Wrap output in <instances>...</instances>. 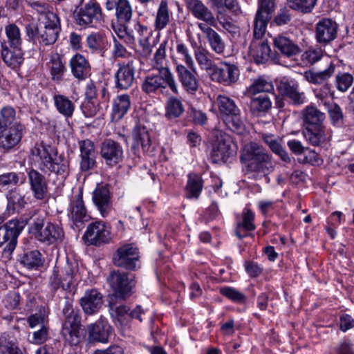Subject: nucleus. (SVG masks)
<instances>
[{
	"label": "nucleus",
	"instance_id": "5701e85b",
	"mask_svg": "<svg viewBox=\"0 0 354 354\" xmlns=\"http://www.w3.org/2000/svg\"><path fill=\"white\" fill-rule=\"evenodd\" d=\"M78 144L80 151V170L82 172L93 170L97 164L94 143L86 139L79 141Z\"/></svg>",
	"mask_w": 354,
	"mask_h": 354
},
{
	"label": "nucleus",
	"instance_id": "bf43d9fd",
	"mask_svg": "<svg viewBox=\"0 0 354 354\" xmlns=\"http://www.w3.org/2000/svg\"><path fill=\"white\" fill-rule=\"evenodd\" d=\"M80 109L86 118H93L95 116L101 109V103L98 100H84L80 106Z\"/></svg>",
	"mask_w": 354,
	"mask_h": 354
},
{
	"label": "nucleus",
	"instance_id": "c9c22d12",
	"mask_svg": "<svg viewBox=\"0 0 354 354\" xmlns=\"http://www.w3.org/2000/svg\"><path fill=\"white\" fill-rule=\"evenodd\" d=\"M275 48L286 57H291L298 55L301 50L299 46L287 37L278 36L274 39Z\"/></svg>",
	"mask_w": 354,
	"mask_h": 354
},
{
	"label": "nucleus",
	"instance_id": "f257e3e1",
	"mask_svg": "<svg viewBox=\"0 0 354 354\" xmlns=\"http://www.w3.org/2000/svg\"><path fill=\"white\" fill-rule=\"evenodd\" d=\"M30 154L38 165V169H26L30 190L36 200L43 201L48 194V180L41 172L55 174L66 179L70 174V159L63 153L58 155L57 150L44 141L36 142L30 149Z\"/></svg>",
	"mask_w": 354,
	"mask_h": 354
},
{
	"label": "nucleus",
	"instance_id": "09e8293b",
	"mask_svg": "<svg viewBox=\"0 0 354 354\" xmlns=\"http://www.w3.org/2000/svg\"><path fill=\"white\" fill-rule=\"evenodd\" d=\"M271 106L272 102L268 96H259L251 99L250 110L254 116L261 117L268 112Z\"/></svg>",
	"mask_w": 354,
	"mask_h": 354
},
{
	"label": "nucleus",
	"instance_id": "20e7f679",
	"mask_svg": "<svg viewBox=\"0 0 354 354\" xmlns=\"http://www.w3.org/2000/svg\"><path fill=\"white\" fill-rule=\"evenodd\" d=\"M64 317L61 333L65 344L70 346L79 345L84 339L82 329V317L78 310H75L73 301L68 299L62 309Z\"/></svg>",
	"mask_w": 354,
	"mask_h": 354
},
{
	"label": "nucleus",
	"instance_id": "b1692460",
	"mask_svg": "<svg viewBox=\"0 0 354 354\" xmlns=\"http://www.w3.org/2000/svg\"><path fill=\"white\" fill-rule=\"evenodd\" d=\"M277 89L281 96L288 98L294 105H301L306 102V96L299 92V85L293 81L283 79L277 86Z\"/></svg>",
	"mask_w": 354,
	"mask_h": 354
},
{
	"label": "nucleus",
	"instance_id": "13d9d810",
	"mask_svg": "<svg viewBox=\"0 0 354 354\" xmlns=\"http://www.w3.org/2000/svg\"><path fill=\"white\" fill-rule=\"evenodd\" d=\"M187 116V120L196 126H204L207 122V114L192 106L188 108Z\"/></svg>",
	"mask_w": 354,
	"mask_h": 354
},
{
	"label": "nucleus",
	"instance_id": "393cba45",
	"mask_svg": "<svg viewBox=\"0 0 354 354\" xmlns=\"http://www.w3.org/2000/svg\"><path fill=\"white\" fill-rule=\"evenodd\" d=\"M248 56L257 65L266 64L271 57L268 40H252L249 46Z\"/></svg>",
	"mask_w": 354,
	"mask_h": 354
},
{
	"label": "nucleus",
	"instance_id": "9b49d317",
	"mask_svg": "<svg viewBox=\"0 0 354 354\" xmlns=\"http://www.w3.org/2000/svg\"><path fill=\"white\" fill-rule=\"evenodd\" d=\"M140 256L138 248L133 243L119 247L113 253L112 262L116 267L132 272L140 268Z\"/></svg>",
	"mask_w": 354,
	"mask_h": 354
},
{
	"label": "nucleus",
	"instance_id": "37998d69",
	"mask_svg": "<svg viewBox=\"0 0 354 354\" xmlns=\"http://www.w3.org/2000/svg\"><path fill=\"white\" fill-rule=\"evenodd\" d=\"M305 127L324 126L325 114L321 112L317 107L308 106L303 113Z\"/></svg>",
	"mask_w": 354,
	"mask_h": 354
},
{
	"label": "nucleus",
	"instance_id": "6e6d98bb",
	"mask_svg": "<svg viewBox=\"0 0 354 354\" xmlns=\"http://www.w3.org/2000/svg\"><path fill=\"white\" fill-rule=\"evenodd\" d=\"M219 293L233 303L240 305L245 304L248 300L244 293L230 286L221 287Z\"/></svg>",
	"mask_w": 354,
	"mask_h": 354
},
{
	"label": "nucleus",
	"instance_id": "412c9836",
	"mask_svg": "<svg viewBox=\"0 0 354 354\" xmlns=\"http://www.w3.org/2000/svg\"><path fill=\"white\" fill-rule=\"evenodd\" d=\"M185 66L181 64L176 66V73L185 91L190 95H195L200 88V80L196 69Z\"/></svg>",
	"mask_w": 354,
	"mask_h": 354
},
{
	"label": "nucleus",
	"instance_id": "c03bdc74",
	"mask_svg": "<svg viewBox=\"0 0 354 354\" xmlns=\"http://www.w3.org/2000/svg\"><path fill=\"white\" fill-rule=\"evenodd\" d=\"M9 49L6 45L1 44V57L3 62L10 68L19 67L24 61L21 47L19 49Z\"/></svg>",
	"mask_w": 354,
	"mask_h": 354
},
{
	"label": "nucleus",
	"instance_id": "cd10ccee",
	"mask_svg": "<svg viewBox=\"0 0 354 354\" xmlns=\"http://www.w3.org/2000/svg\"><path fill=\"white\" fill-rule=\"evenodd\" d=\"M68 215L75 223L87 221L89 216L83 201V194L80 192L71 201L68 208Z\"/></svg>",
	"mask_w": 354,
	"mask_h": 354
},
{
	"label": "nucleus",
	"instance_id": "a19ab883",
	"mask_svg": "<svg viewBox=\"0 0 354 354\" xmlns=\"http://www.w3.org/2000/svg\"><path fill=\"white\" fill-rule=\"evenodd\" d=\"M251 84L248 91L253 95L259 93H271L274 91L272 82L266 75H259L256 78L250 80Z\"/></svg>",
	"mask_w": 354,
	"mask_h": 354
},
{
	"label": "nucleus",
	"instance_id": "79ce46f5",
	"mask_svg": "<svg viewBox=\"0 0 354 354\" xmlns=\"http://www.w3.org/2000/svg\"><path fill=\"white\" fill-rule=\"evenodd\" d=\"M50 74L51 80L56 82H60L64 79V75L66 71L65 63L62 57L58 53H54L50 59Z\"/></svg>",
	"mask_w": 354,
	"mask_h": 354
},
{
	"label": "nucleus",
	"instance_id": "774afa93",
	"mask_svg": "<svg viewBox=\"0 0 354 354\" xmlns=\"http://www.w3.org/2000/svg\"><path fill=\"white\" fill-rule=\"evenodd\" d=\"M132 14L131 6L127 0H119L116 6V15L120 20L128 21Z\"/></svg>",
	"mask_w": 354,
	"mask_h": 354
},
{
	"label": "nucleus",
	"instance_id": "a18cd8bd",
	"mask_svg": "<svg viewBox=\"0 0 354 354\" xmlns=\"http://www.w3.org/2000/svg\"><path fill=\"white\" fill-rule=\"evenodd\" d=\"M274 9V0H258V8L254 22H269Z\"/></svg>",
	"mask_w": 354,
	"mask_h": 354
},
{
	"label": "nucleus",
	"instance_id": "e433bc0d",
	"mask_svg": "<svg viewBox=\"0 0 354 354\" xmlns=\"http://www.w3.org/2000/svg\"><path fill=\"white\" fill-rule=\"evenodd\" d=\"M203 183L202 177L198 174H189L185 188L186 198L189 199H198L202 192Z\"/></svg>",
	"mask_w": 354,
	"mask_h": 354
},
{
	"label": "nucleus",
	"instance_id": "6e6552de",
	"mask_svg": "<svg viewBox=\"0 0 354 354\" xmlns=\"http://www.w3.org/2000/svg\"><path fill=\"white\" fill-rule=\"evenodd\" d=\"M169 88L174 94H178V86L175 77L169 68H159L157 74L147 75L141 84L143 93L164 94Z\"/></svg>",
	"mask_w": 354,
	"mask_h": 354
},
{
	"label": "nucleus",
	"instance_id": "8fccbe9b",
	"mask_svg": "<svg viewBox=\"0 0 354 354\" xmlns=\"http://www.w3.org/2000/svg\"><path fill=\"white\" fill-rule=\"evenodd\" d=\"M303 134L313 146H319L326 140L324 126L305 127Z\"/></svg>",
	"mask_w": 354,
	"mask_h": 354
},
{
	"label": "nucleus",
	"instance_id": "1a4fd4ad",
	"mask_svg": "<svg viewBox=\"0 0 354 354\" xmlns=\"http://www.w3.org/2000/svg\"><path fill=\"white\" fill-rule=\"evenodd\" d=\"M212 143L209 160L214 164L225 163L236 154L237 147L228 134L216 131Z\"/></svg>",
	"mask_w": 354,
	"mask_h": 354
},
{
	"label": "nucleus",
	"instance_id": "423d86ee",
	"mask_svg": "<svg viewBox=\"0 0 354 354\" xmlns=\"http://www.w3.org/2000/svg\"><path fill=\"white\" fill-rule=\"evenodd\" d=\"M216 103L220 117L226 127L237 134H243L245 131V124L235 100L229 96L218 95Z\"/></svg>",
	"mask_w": 354,
	"mask_h": 354
},
{
	"label": "nucleus",
	"instance_id": "dca6fc26",
	"mask_svg": "<svg viewBox=\"0 0 354 354\" xmlns=\"http://www.w3.org/2000/svg\"><path fill=\"white\" fill-rule=\"evenodd\" d=\"M108 183H97L92 194V201L100 215L105 218L112 210V194Z\"/></svg>",
	"mask_w": 354,
	"mask_h": 354
},
{
	"label": "nucleus",
	"instance_id": "680f3d73",
	"mask_svg": "<svg viewBox=\"0 0 354 354\" xmlns=\"http://www.w3.org/2000/svg\"><path fill=\"white\" fill-rule=\"evenodd\" d=\"M313 92L316 97L320 100L324 105L330 103V100H333L334 97V91L332 90V86L327 83L322 86L314 88Z\"/></svg>",
	"mask_w": 354,
	"mask_h": 354
},
{
	"label": "nucleus",
	"instance_id": "9d476101",
	"mask_svg": "<svg viewBox=\"0 0 354 354\" xmlns=\"http://www.w3.org/2000/svg\"><path fill=\"white\" fill-rule=\"evenodd\" d=\"M106 283L114 297L125 300L133 293L136 280L134 274L114 270L106 277Z\"/></svg>",
	"mask_w": 354,
	"mask_h": 354
},
{
	"label": "nucleus",
	"instance_id": "c756f323",
	"mask_svg": "<svg viewBox=\"0 0 354 354\" xmlns=\"http://www.w3.org/2000/svg\"><path fill=\"white\" fill-rule=\"evenodd\" d=\"M6 196L8 201L6 209L9 214L19 213L28 204L25 194L19 187L8 191Z\"/></svg>",
	"mask_w": 354,
	"mask_h": 354
},
{
	"label": "nucleus",
	"instance_id": "4c0bfd02",
	"mask_svg": "<svg viewBox=\"0 0 354 354\" xmlns=\"http://www.w3.org/2000/svg\"><path fill=\"white\" fill-rule=\"evenodd\" d=\"M199 28L205 34L211 48L216 53L221 54L225 49V44L220 35L209 26L210 24H198ZM215 26L216 24H211Z\"/></svg>",
	"mask_w": 354,
	"mask_h": 354
},
{
	"label": "nucleus",
	"instance_id": "4468645a",
	"mask_svg": "<svg viewBox=\"0 0 354 354\" xmlns=\"http://www.w3.org/2000/svg\"><path fill=\"white\" fill-rule=\"evenodd\" d=\"M240 76L239 67L228 62H221L219 65L213 68L210 77L216 82L223 86H230L236 84Z\"/></svg>",
	"mask_w": 354,
	"mask_h": 354
},
{
	"label": "nucleus",
	"instance_id": "3c124183",
	"mask_svg": "<svg viewBox=\"0 0 354 354\" xmlns=\"http://www.w3.org/2000/svg\"><path fill=\"white\" fill-rule=\"evenodd\" d=\"M185 111L182 101L176 97L171 96L168 98L165 106V118L169 120H175L180 118Z\"/></svg>",
	"mask_w": 354,
	"mask_h": 354
},
{
	"label": "nucleus",
	"instance_id": "ddd939ff",
	"mask_svg": "<svg viewBox=\"0 0 354 354\" xmlns=\"http://www.w3.org/2000/svg\"><path fill=\"white\" fill-rule=\"evenodd\" d=\"M111 227L109 224L102 221L90 223L83 236V239L88 245L100 246L108 243L111 239Z\"/></svg>",
	"mask_w": 354,
	"mask_h": 354
},
{
	"label": "nucleus",
	"instance_id": "e2e57ef3",
	"mask_svg": "<svg viewBox=\"0 0 354 354\" xmlns=\"http://www.w3.org/2000/svg\"><path fill=\"white\" fill-rule=\"evenodd\" d=\"M88 47L93 52H101L106 46L105 39L99 33L91 34L86 39Z\"/></svg>",
	"mask_w": 354,
	"mask_h": 354
},
{
	"label": "nucleus",
	"instance_id": "5fc2aeb1",
	"mask_svg": "<svg viewBox=\"0 0 354 354\" xmlns=\"http://www.w3.org/2000/svg\"><path fill=\"white\" fill-rule=\"evenodd\" d=\"M212 54L206 49L198 48L194 51L196 60L202 70L209 72V75L213 68L216 66V64L212 59Z\"/></svg>",
	"mask_w": 354,
	"mask_h": 354
},
{
	"label": "nucleus",
	"instance_id": "4d7b16f0",
	"mask_svg": "<svg viewBox=\"0 0 354 354\" xmlns=\"http://www.w3.org/2000/svg\"><path fill=\"white\" fill-rule=\"evenodd\" d=\"M6 32L10 48L19 49L21 45V38L19 28L15 24H9L6 27Z\"/></svg>",
	"mask_w": 354,
	"mask_h": 354
},
{
	"label": "nucleus",
	"instance_id": "a878e982",
	"mask_svg": "<svg viewBox=\"0 0 354 354\" xmlns=\"http://www.w3.org/2000/svg\"><path fill=\"white\" fill-rule=\"evenodd\" d=\"M80 304L86 315H93L102 308L103 295L95 288L87 290L80 299Z\"/></svg>",
	"mask_w": 354,
	"mask_h": 354
},
{
	"label": "nucleus",
	"instance_id": "f704fd0d",
	"mask_svg": "<svg viewBox=\"0 0 354 354\" xmlns=\"http://www.w3.org/2000/svg\"><path fill=\"white\" fill-rule=\"evenodd\" d=\"M186 6L196 19L205 22H214L212 12L201 1L186 0Z\"/></svg>",
	"mask_w": 354,
	"mask_h": 354
},
{
	"label": "nucleus",
	"instance_id": "6ab92c4d",
	"mask_svg": "<svg viewBox=\"0 0 354 354\" xmlns=\"http://www.w3.org/2000/svg\"><path fill=\"white\" fill-rule=\"evenodd\" d=\"M25 133L26 126L22 123L5 128L0 133V149L4 153L10 152L21 142Z\"/></svg>",
	"mask_w": 354,
	"mask_h": 354
},
{
	"label": "nucleus",
	"instance_id": "f03ea898",
	"mask_svg": "<svg viewBox=\"0 0 354 354\" xmlns=\"http://www.w3.org/2000/svg\"><path fill=\"white\" fill-rule=\"evenodd\" d=\"M240 160L248 173L267 176L274 169L272 156L261 145L250 142L241 150Z\"/></svg>",
	"mask_w": 354,
	"mask_h": 354
},
{
	"label": "nucleus",
	"instance_id": "0eeeda50",
	"mask_svg": "<svg viewBox=\"0 0 354 354\" xmlns=\"http://www.w3.org/2000/svg\"><path fill=\"white\" fill-rule=\"evenodd\" d=\"M79 281L78 264L67 261L64 266L57 265L54 266L49 277L48 286L53 294H55L59 288L71 292Z\"/></svg>",
	"mask_w": 354,
	"mask_h": 354
},
{
	"label": "nucleus",
	"instance_id": "2eb2a0df",
	"mask_svg": "<svg viewBox=\"0 0 354 354\" xmlns=\"http://www.w3.org/2000/svg\"><path fill=\"white\" fill-rule=\"evenodd\" d=\"M100 155L104 163L109 167L120 165L124 158L122 146L111 138H106L101 143Z\"/></svg>",
	"mask_w": 354,
	"mask_h": 354
},
{
	"label": "nucleus",
	"instance_id": "39448f33",
	"mask_svg": "<svg viewBox=\"0 0 354 354\" xmlns=\"http://www.w3.org/2000/svg\"><path fill=\"white\" fill-rule=\"evenodd\" d=\"M29 215L24 214L19 218L9 220L0 227V248L2 254L9 258L15 250L18 238L28 224Z\"/></svg>",
	"mask_w": 354,
	"mask_h": 354
},
{
	"label": "nucleus",
	"instance_id": "4be33fe9",
	"mask_svg": "<svg viewBox=\"0 0 354 354\" xmlns=\"http://www.w3.org/2000/svg\"><path fill=\"white\" fill-rule=\"evenodd\" d=\"M254 219V213L248 207L243 209L241 215L236 217L234 234L239 240L252 236V232L256 229Z\"/></svg>",
	"mask_w": 354,
	"mask_h": 354
},
{
	"label": "nucleus",
	"instance_id": "473e14b6",
	"mask_svg": "<svg viewBox=\"0 0 354 354\" xmlns=\"http://www.w3.org/2000/svg\"><path fill=\"white\" fill-rule=\"evenodd\" d=\"M131 96L128 94H121L116 96L112 103L111 120L119 121L128 113L131 108Z\"/></svg>",
	"mask_w": 354,
	"mask_h": 354
},
{
	"label": "nucleus",
	"instance_id": "aec40b11",
	"mask_svg": "<svg viewBox=\"0 0 354 354\" xmlns=\"http://www.w3.org/2000/svg\"><path fill=\"white\" fill-rule=\"evenodd\" d=\"M113 328L108 320L100 317L95 322L88 324L86 326L87 341L90 344L102 343L109 342Z\"/></svg>",
	"mask_w": 354,
	"mask_h": 354
},
{
	"label": "nucleus",
	"instance_id": "c85d7f7f",
	"mask_svg": "<svg viewBox=\"0 0 354 354\" xmlns=\"http://www.w3.org/2000/svg\"><path fill=\"white\" fill-rule=\"evenodd\" d=\"M73 75L80 81L85 80L91 75V65L85 57L76 53L70 60Z\"/></svg>",
	"mask_w": 354,
	"mask_h": 354
},
{
	"label": "nucleus",
	"instance_id": "603ef678",
	"mask_svg": "<svg viewBox=\"0 0 354 354\" xmlns=\"http://www.w3.org/2000/svg\"><path fill=\"white\" fill-rule=\"evenodd\" d=\"M0 353L1 354H24L17 342L8 333L0 335Z\"/></svg>",
	"mask_w": 354,
	"mask_h": 354
},
{
	"label": "nucleus",
	"instance_id": "a211bd4d",
	"mask_svg": "<svg viewBox=\"0 0 354 354\" xmlns=\"http://www.w3.org/2000/svg\"><path fill=\"white\" fill-rule=\"evenodd\" d=\"M132 137L131 151L133 154L140 156V151H142L143 153L153 152L149 131L140 122H138L133 127Z\"/></svg>",
	"mask_w": 354,
	"mask_h": 354
},
{
	"label": "nucleus",
	"instance_id": "864d4df0",
	"mask_svg": "<svg viewBox=\"0 0 354 354\" xmlns=\"http://www.w3.org/2000/svg\"><path fill=\"white\" fill-rule=\"evenodd\" d=\"M287 145L290 151L297 156L301 155L306 151H309V157H305L307 162L314 163L318 162L319 158L317 153H316L314 150H309L308 147L303 146L299 140L295 139L290 140L288 141Z\"/></svg>",
	"mask_w": 354,
	"mask_h": 354
},
{
	"label": "nucleus",
	"instance_id": "2f4dec72",
	"mask_svg": "<svg viewBox=\"0 0 354 354\" xmlns=\"http://www.w3.org/2000/svg\"><path fill=\"white\" fill-rule=\"evenodd\" d=\"M26 176L23 172L8 171L0 174V192H8L26 182Z\"/></svg>",
	"mask_w": 354,
	"mask_h": 354
},
{
	"label": "nucleus",
	"instance_id": "052dcab7",
	"mask_svg": "<svg viewBox=\"0 0 354 354\" xmlns=\"http://www.w3.org/2000/svg\"><path fill=\"white\" fill-rule=\"evenodd\" d=\"M111 315L113 317L117 319L121 324L125 325L129 322V315L130 308L126 305L116 306L111 305Z\"/></svg>",
	"mask_w": 354,
	"mask_h": 354
},
{
	"label": "nucleus",
	"instance_id": "f8f14e48",
	"mask_svg": "<svg viewBox=\"0 0 354 354\" xmlns=\"http://www.w3.org/2000/svg\"><path fill=\"white\" fill-rule=\"evenodd\" d=\"M60 24H28L26 32L31 39H37L45 46L57 41L61 30Z\"/></svg>",
	"mask_w": 354,
	"mask_h": 354
},
{
	"label": "nucleus",
	"instance_id": "ea45409f",
	"mask_svg": "<svg viewBox=\"0 0 354 354\" xmlns=\"http://www.w3.org/2000/svg\"><path fill=\"white\" fill-rule=\"evenodd\" d=\"M337 24H317L316 39L317 42L326 44L336 37Z\"/></svg>",
	"mask_w": 354,
	"mask_h": 354
},
{
	"label": "nucleus",
	"instance_id": "7ed1b4c3",
	"mask_svg": "<svg viewBox=\"0 0 354 354\" xmlns=\"http://www.w3.org/2000/svg\"><path fill=\"white\" fill-rule=\"evenodd\" d=\"M28 215L32 221L28 231L37 241L48 245L63 241L64 232L60 225L47 221L46 215L39 212Z\"/></svg>",
	"mask_w": 354,
	"mask_h": 354
},
{
	"label": "nucleus",
	"instance_id": "de8ad7c7",
	"mask_svg": "<svg viewBox=\"0 0 354 354\" xmlns=\"http://www.w3.org/2000/svg\"><path fill=\"white\" fill-rule=\"evenodd\" d=\"M19 116L17 113L16 109L10 106L6 105L0 109V133L15 123H21L18 121Z\"/></svg>",
	"mask_w": 354,
	"mask_h": 354
},
{
	"label": "nucleus",
	"instance_id": "72a5a7b5",
	"mask_svg": "<svg viewBox=\"0 0 354 354\" xmlns=\"http://www.w3.org/2000/svg\"><path fill=\"white\" fill-rule=\"evenodd\" d=\"M17 261L28 270H38L44 266L45 259L39 250H34L18 255Z\"/></svg>",
	"mask_w": 354,
	"mask_h": 354
},
{
	"label": "nucleus",
	"instance_id": "49530a36",
	"mask_svg": "<svg viewBox=\"0 0 354 354\" xmlns=\"http://www.w3.org/2000/svg\"><path fill=\"white\" fill-rule=\"evenodd\" d=\"M335 70V64L333 62H330L327 68L322 71H306L304 73V77L306 80L310 83L314 84H324L333 75Z\"/></svg>",
	"mask_w": 354,
	"mask_h": 354
},
{
	"label": "nucleus",
	"instance_id": "bb28decb",
	"mask_svg": "<svg viewBox=\"0 0 354 354\" xmlns=\"http://www.w3.org/2000/svg\"><path fill=\"white\" fill-rule=\"evenodd\" d=\"M77 22H96L104 21V16L100 5L95 2L90 1L78 12L74 13Z\"/></svg>",
	"mask_w": 354,
	"mask_h": 354
},
{
	"label": "nucleus",
	"instance_id": "7c9ffc66",
	"mask_svg": "<svg viewBox=\"0 0 354 354\" xmlns=\"http://www.w3.org/2000/svg\"><path fill=\"white\" fill-rule=\"evenodd\" d=\"M53 100L56 111L66 120L73 118L75 105L68 97L55 92L53 95Z\"/></svg>",
	"mask_w": 354,
	"mask_h": 354
},
{
	"label": "nucleus",
	"instance_id": "338daca9",
	"mask_svg": "<svg viewBox=\"0 0 354 354\" xmlns=\"http://www.w3.org/2000/svg\"><path fill=\"white\" fill-rule=\"evenodd\" d=\"M30 313L31 314L26 319L30 328H33L38 325L41 326L43 324H48V322L46 320L44 307L41 306L36 313Z\"/></svg>",
	"mask_w": 354,
	"mask_h": 354
},
{
	"label": "nucleus",
	"instance_id": "58836bf2",
	"mask_svg": "<svg viewBox=\"0 0 354 354\" xmlns=\"http://www.w3.org/2000/svg\"><path fill=\"white\" fill-rule=\"evenodd\" d=\"M263 141L269 147L270 149L286 163L291 162V158L288 153L281 144V139L275 138L272 134H263Z\"/></svg>",
	"mask_w": 354,
	"mask_h": 354
},
{
	"label": "nucleus",
	"instance_id": "0e129e2a",
	"mask_svg": "<svg viewBox=\"0 0 354 354\" xmlns=\"http://www.w3.org/2000/svg\"><path fill=\"white\" fill-rule=\"evenodd\" d=\"M23 299L20 294L16 291H10L3 299V304L6 308L13 310L20 309L19 305Z\"/></svg>",
	"mask_w": 354,
	"mask_h": 354
},
{
	"label": "nucleus",
	"instance_id": "f3484780",
	"mask_svg": "<svg viewBox=\"0 0 354 354\" xmlns=\"http://www.w3.org/2000/svg\"><path fill=\"white\" fill-rule=\"evenodd\" d=\"M118 69L114 75L115 88L125 91L131 88L135 82L136 66L133 59L127 62L118 63Z\"/></svg>",
	"mask_w": 354,
	"mask_h": 354
},
{
	"label": "nucleus",
	"instance_id": "69168bd1",
	"mask_svg": "<svg viewBox=\"0 0 354 354\" xmlns=\"http://www.w3.org/2000/svg\"><path fill=\"white\" fill-rule=\"evenodd\" d=\"M353 76L349 73H339L335 77V85L338 91L346 92L353 83Z\"/></svg>",
	"mask_w": 354,
	"mask_h": 354
}]
</instances>
